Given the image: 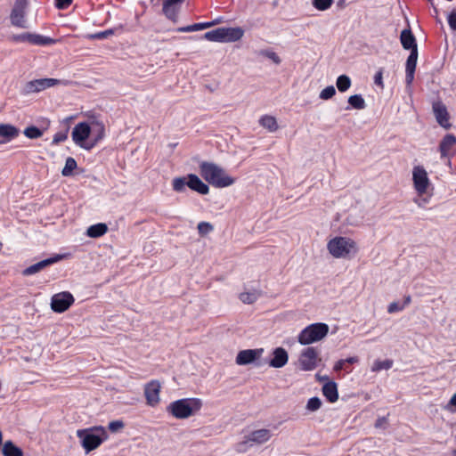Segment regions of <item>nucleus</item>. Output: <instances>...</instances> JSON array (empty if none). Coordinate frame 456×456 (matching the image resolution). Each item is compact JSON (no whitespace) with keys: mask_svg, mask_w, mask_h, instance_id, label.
I'll list each match as a JSON object with an SVG mask.
<instances>
[{"mask_svg":"<svg viewBox=\"0 0 456 456\" xmlns=\"http://www.w3.org/2000/svg\"><path fill=\"white\" fill-rule=\"evenodd\" d=\"M411 296L408 295V296L404 297V301L402 304V305H404V307H405L406 305H408L411 303Z\"/></svg>","mask_w":456,"mask_h":456,"instance_id":"nucleus-59","label":"nucleus"},{"mask_svg":"<svg viewBox=\"0 0 456 456\" xmlns=\"http://www.w3.org/2000/svg\"><path fill=\"white\" fill-rule=\"evenodd\" d=\"M3 454L4 456H22V451L11 441H7L3 446Z\"/></svg>","mask_w":456,"mask_h":456,"instance_id":"nucleus-31","label":"nucleus"},{"mask_svg":"<svg viewBox=\"0 0 456 456\" xmlns=\"http://www.w3.org/2000/svg\"><path fill=\"white\" fill-rule=\"evenodd\" d=\"M418 49H412L405 63V82L407 86H411L414 79L415 69L418 61Z\"/></svg>","mask_w":456,"mask_h":456,"instance_id":"nucleus-13","label":"nucleus"},{"mask_svg":"<svg viewBox=\"0 0 456 456\" xmlns=\"http://www.w3.org/2000/svg\"><path fill=\"white\" fill-rule=\"evenodd\" d=\"M328 250L336 258L346 257L356 251L355 242L346 237H335L328 242Z\"/></svg>","mask_w":456,"mask_h":456,"instance_id":"nucleus-5","label":"nucleus"},{"mask_svg":"<svg viewBox=\"0 0 456 456\" xmlns=\"http://www.w3.org/2000/svg\"><path fill=\"white\" fill-rule=\"evenodd\" d=\"M400 41L405 50L412 52V49H418L416 38L411 29H403L401 32Z\"/></svg>","mask_w":456,"mask_h":456,"instance_id":"nucleus-21","label":"nucleus"},{"mask_svg":"<svg viewBox=\"0 0 456 456\" xmlns=\"http://www.w3.org/2000/svg\"><path fill=\"white\" fill-rule=\"evenodd\" d=\"M271 438V432L269 429L262 428L251 432L248 436V442L256 444H264Z\"/></svg>","mask_w":456,"mask_h":456,"instance_id":"nucleus-24","label":"nucleus"},{"mask_svg":"<svg viewBox=\"0 0 456 456\" xmlns=\"http://www.w3.org/2000/svg\"><path fill=\"white\" fill-rule=\"evenodd\" d=\"M77 164L74 158L69 157L66 159L65 166L61 170V175L63 176H69L72 175L73 171L77 168Z\"/></svg>","mask_w":456,"mask_h":456,"instance_id":"nucleus-37","label":"nucleus"},{"mask_svg":"<svg viewBox=\"0 0 456 456\" xmlns=\"http://www.w3.org/2000/svg\"><path fill=\"white\" fill-rule=\"evenodd\" d=\"M183 2L184 0H166L164 3L180 7Z\"/></svg>","mask_w":456,"mask_h":456,"instance_id":"nucleus-57","label":"nucleus"},{"mask_svg":"<svg viewBox=\"0 0 456 456\" xmlns=\"http://www.w3.org/2000/svg\"><path fill=\"white\" fill-rule=\"evenodd\" d=\"M28 0H16L14 3V6L12 10L10 20L11 23L21 28H26L28 27V22L26 20V10L28 7Z\"/></svg>","mask_w":456,"mask_h":456,"instance_id":"nucleus-7","label":"nucleus"},{"mask_svg":"<svg viewBox=\"0 0 456 456\" xmlns=\"http://www.w3.org/2000/svg\"><path fill=\"white\" fill-rule=\"evenodd\" d=\"M124 428V423L121 420H114L109 423V429L111 432H118Z\"/></svg>","mask_w":456,"mask_h":456,"instance_id":"nucleus-48","label":"nucleus"},{"mask_svg":"<svg viewBox=\"0 0 456 456\" xmlns=\"http://www.w3.org/2000/svg\"><path fill=\"white\" fill-rule=\"evenodd\" d=\"M453 455L456 456V449L453 451Z\"/></svg>","mask_w":456,"mask_h":456,"instance_id":"nucleus-62","label":"nucleus"},{"mask_svg":"<svg viewBox=\"0 0 456 456\" xmlns=\"http://www.w3.org/2000/svg\"><path fill=\"white\" fill-rule=\"evenodd\" d=\"M329 326L323 322L308 325L298 334L297 340L301 345L306 346L322 340L327 336Z\"/></svg>","mask_w":456,"mask_h":456,"instance_id":"nucleus-4","label":"nucleus"},{"mask_svg":"<svg viewBox=\"0 0 456 456\" xmlns=\"http://www.w3.org/2000/svg\"><path fill=\"white\" fill-rule=\"evenodd\" d=\"M62 258L61 256L60 255H57L53 257H50V258H47V259H44L42 261H39L34 265H31L30 266L27 267L26 269L23 270L22 273L23 275L25 276H29V275H33L37 273H39L40 271H42L43 269H45V267L60 261L61 259Z\"/></svg>","mask_w":456,"mask_h":456,"instance_id":"nucleus-17","label":"nucleus"},{"mask_svg":"<svg viewBox=\"0 0 456 456\" xmlns=\"http://www.w3.org/2000/svg\"><path fill=\"white\" fill-rule=\"evenodd\" d=\"M23 134L29 139H37L43 135L44 130H41L35 126H29L24 129Z\"/></svg>","mask_w":456,"mask_h":456,"instance_id":"nucleus-39","label":"nucleus"},{"mask_svg":"<svg viewBox=\"0 0 456 456\" xmlns=\"http://www.w3.org/2000/svg\"><path fill=\"white\" fill-rule=\"evenodd\" d=\"M412 182L418 195H424L430 185L426 169L422 166H415L412 169Z\"/></svg>","mask_w":456,"mask_h":456,"instance_id":"nucleus-8","label":"nucleus"},{"mask_svg":"<svg viewBox=\"0 0 456 456\" xmlns=\"http://www.w3.org/2000/svg\"><path fill=\"white\" fill-rule=\"evenodd\" d=\"M348 103L355 110H363L366 107L364 99L361 94H354L348 98Z\"/></svg>","mask_w":456,"mask_h":456,"instance_id":"nucleus-36","label":"nucleus"},{"mask_svg":"<svg viewBox=\"0 0 456 456\" xmlns=\"http://www.w3.org/2000/svg\"><path fill=\"white\" fill-rule=\"evenodd\" d=\"M212 26H213V23L200 22V23H194L192 25L179 28L177 30L179 32H193V31L202 30V29L210 28Z\"/></svg>","mask_w":456,"mask_h":456,"instance_id":"nucleus-33","label":"nucleus"},{"mask_svg":"<svg viewBox=\"0 0 456 456\" xmlns=\"http://www.w3.org/2000/svg\"><path fill=\"white\" fill-rule=\"evenodd\" d=\"M403 309H404V305H400L398 302H392L387 306V312L389 314L400 312Z\"/></svg>","mask_w":456,"mask_h":456,"instance_id":"nucleus-47","label":"nucleus"},{"mask_svg":"<svg viewBox=\"0 0 456 456\" xmlns=\"http://www.w3.org/2000/svg\"><path fill=\"white\" fill-rule=\"evenodd\" d=\"M260 297L258 290L253 289L252 291H245L240 294L239 297L244 304H252L256 302Z\"/></svg>","mask_w":456,"mask_h":456,"instance_id":"nucleus-30","label":"nucleus"},{"mask_svg":"<svg viewBox=\"0 0 456 456\" xmlns=\"http://www.w3.org/2000/svg\"><path fill=\"white\" fill-rule=\"evenodd\" d=\"M113 34L112 29H107L105 31L98 32L94 35H91V38L94 39H104L107 38L109 36Z\"/></svg>","mask_w":456,"mask_h":456,"instance_id":"nucleus-49","label":"nucleus"},{"mask_svg":"<svg viewBox=\"0 0 456 456\" xmlns=\"http://www.w3.org/2000/svg\"><path fill=\"white\" fill-rule=\"evenodd\" d=\"M60 81L54 78L35 79L26 83L23 88V92L26 94L38 93L46 88L58 85Z\"/></svg>","mask_w":456,"mask_h":456,"instance_id":"nucleus-11","label":"nucleus"},{"mask_svg":"<svg viewBox=\"0 0 456 456\" xmlns=\"http://www.w3.org/2000/svg\"><path fill=\"white\" fill-rule=\"evenodd\" d=\"M92 129L88 123L79 122L73 127L71 137L77 146L90 151L94 147V143H92V140L89 142L86 141L90 137Z\"/></svg>","mask_w":456,"mask_h":456,"instance_id":"nucleus-6","label":"nucleus"},{"mask_svg":"<svg viewBox=\"0 0 456 456\" xmlns=\"http://www.w3.org/2000/svg\"><path fill=\"white\" fill-rule=\"evenodd\" d=\"M30 37V43L37 45H50L55 43V40L49 37L37 34H31V36H27Z\"/></svg>","mask_w":456,"mask_h":456,"instance_id":"nucleus-28","label":"nucleus"},{"mask_svg":"<svg viewBox=\"0 0 456 456\" xmlns=\"http://www.w3.org/2000/svg\"><path fill=\"white\" fill-rule=\"evenodd\" d=\"M186 186H188V175L175 177L172 181L173 190L176 192H183L185 191Z\"/></svg>","mask_w":456,"mask_h":456,"instance_id":"nucleus-32","label":"nucleus"},{"mask_svg":"<svg viewBox=\"0 0 456 456\" xmlns=\"http://www.w3.org/2000/svg\"><path fill=\"white\" fill-rule=\"evenodd\" d=\"M213 230L214 226L208 222H200L198 224V232L202 236L208 234Z\"/></svg>","mask_w":456,"mask_h":456,"instance_id":"nucleus-44","label":"nucleus"},{"mask_svg":"<svg viewBox=\"0 0 456 456\" xmlns=\"http://www.w3.org/2000/svg\"><path fill=\"white\" fill-rule=\"evenodd\" d=\"M188 187L202 195L209 192V187L203 183L196 175H188Z\"/></svg>","mask_w":456,"mask_h":456,"instance_id":"nucleus-20","label":"nucleus"},{"mask_svg":"<svg viewBox=\"0 0 456 456\" xmlns=\"http://www.w3.org/2000/svg\"><path fill=\"white\" fill-rule=\"evenodd\" d=\"M93 135L92 143H94V146L104 137L105 135V128L102 123L96 122L91 127Z\"/></svg>","mask_w":456,"mask_h":456,"instance_id":"nucleus-26","label":"nucleus"},{"mask_svg":"<svg viewBox=\"0 0 456 456\" xmlns=\"http://www.w3.org/2000/svg\"><path fill=\"white\" fill-rule=\"evenodd\" d=\"M345 365H346V361L339 360L338 362H336V364L334 366V370L339 371L341 370H344Z\"/></svg>","mask_w":456,"mask_h":456,"instance_id":"nucleus-56","label":"nucleus"},{"mask_svg":"<svg viewBox=\"0 0 456 456\" xmlns=\"http://www.w3.org/2000/svg\"><path fill=\"white\" fill-rule=\"evenodd\" d=\"M260 125L270 132H274L278 129L276 118L273 116L265 115L259 120Z\"/></svg>","mask_w":456,"mask_h":456,"instance_id":"nucleus-27","label":"nucleus"},{"mask_svg":"<svg viewBox=\"0 0 456 456\" xmlns=\"http://www.w3.org/2000/svg\"><path fill=\"white\" fill-rule=\"evenodd\" d=\"M77 436L81 440L82 446L89 452L98 446L106 439L107 434L102 427H95L93 429H79Z\"/></svg>","mask_w":456,"mask_h":456,"instance_id":"nucleus-3","label":"nucleus"},{"mask_svg":"<svg viewBox=\"0 0 456 456\" xmlns=\"http://www.w3.org/2000/svg\"><path fill=\"white\" fill-rule=\"evenodd\" d=\"M289 361V354L282 347H277L273 351V358L269 362V366L273 368H282Z\"/></svg>","mask_w":456,"mask_h":456,"instance_id":"nucleus-18","label":"nucleus"},{"mask_svg":"<svg viewBox=\"0 0 456 456\" xmlns=\"http://www.w3.org/2000/svg\"><path fill=\"white\" fill-rule=\"evenodd\" d=\"M74 297L69 291L54 294L51 298V308L55 313H63L74 303Z\"/></svg>","mask_w":456,"mask_h":456,"instance_id":"nucleus-10","label":"nucleus"},{"mask_svg":"<svg viewBox=\"0 0 456 456\" xmlns=\"http://www.w3.org/2000/svg\"><path fill=\"white\" fill-rule=\"evenodd\" d=\"M456 145V136L448 134H446L439 144V151L441 153V158H449L454 154V147Z\"/></svg>","mask_w":456,"mask_h":456,"instance_id":"nucleus-16","label":"nucleus"},{"mask_svg":"<svg viewBox=\"0 0 456 456\" xmlns=\"http://www.w3.org/2000/svg\"><path fill=\"white\" fill-rule=\"evenodd\" d=\"M448 24L452 30H456V11H452L447 18Z\"/></svg>","mask_w":456,"mask_h":456,"instance_id":"nucleus-51","label":"nucleus"},{"mask_svg":"<svg viewBox=\"0 0 456 456\" xmlns=\"http://www.w3.org/2000/svg\"><path fill=\"white\" fill-rule=\"evenodd\" d=\"M108 232L107 224L103 223H98L93 224L87 228L86 235L90 238H99L104 235Z\"/></svg>","mask_w":456,"mask_h":456,"instance_id":"nucleus-25","label":"nucleus"},{"mask_svg":"<svg viewBox=\"0 0 456 456\" xmlns=\"http://www.w3.org/2000/svg\"><path fill=\"white\" fill-rule=\"evenodd\" d=\"M334 0H312L313 6L318 11H326L330 8Z\"/></svg>","mask_w":456,"mask_h":456,"instance_id":"nucleus-42","label":"nucleus"},{"mask_svg":"<svg viewBox=\"0 0 456 456\" xmlns=\"http://www.w3.org/2000/svg\"><path fill=\"white\" fill-rule=\"evenodd\" d=\"M452 406H456V393L452 396L445 409L450 411H453L452 409Z\"/></svg>","mask_w":456,"mask_h":456,"instance_id":"nucleus-55","label":"nucleus"},{"mask_svg":"<svg viewBox=\"0 0 456 456\" xmlns=\"http://www.w3.org/2000/svg\"><path fill=\"white\" fill-rule=\"evenodd\" d=\"M336 94V89L333 86H329L322 89L319 94L320 99L329 100Z\"/></svg>","mask_w":456,"mask_h":456,"instance_id":"nucleus-43","label":"nucleus"},{"mask_svg":"<svg viewBox=\"0 0 456 456\" xmlns=\"http://www.w3.org/2000/svg\"><path fill=\"white\" fill-rule=\"evenodd\" d=\"M343 361H346V363H354L358 362V358L355 356L348 357L346 359H343Z\"/></svg>","mask_w":456,"mask_h":456,"instance_id":"nucleus-58","label":"nucleus"},{"mask_svg":"<svg viewBox=\"0 0 456 456\" xmlns=\"http://www.w3.org/2000/svg\"><path fill=\"white\" fill-rule=\"evenodd\" d=\"M393 366V361L392 360H377L373 362L371 366V371L378 372L382 370H389Z\"/></svg>","mask_w":456,"mask_h":456,"instance_id":"nucleus-38","label":"nucleus"},{"mask_svg":"<svg viewBox=\"0 0 456 456\" xmlns=\"http://www.w3.org/2000/svg\"><path fill=\"white\" fill-rule=\"evenodd\" d=\"M203 37L211 42H224L223 28H218L216 29L206 32Z\"/></svg>","mask_w":456,"mask_h":456,"instance_id":"nucleus-34","label":"nucleus"},{"mask_svg":"<svg viewBox=\"0 0 456 456\" xmlns=\"http://www.w3.org/2000/svg\"><path fill=\"white\" fill-rule=\"evenodd\" d=\"M68 133H69L68 128H66L64 131L57 132L53 135L52 144L56 145V144H59L60 142L66 141L68 138Z\"/></svg>","mask_w":456,"mask_h":456,"instance_id":"nucleus-45","label":"nucleus"},{"mask_svg":"<svg viewBox=\"0 0 456 456\" xmlns=\"http://www.w3.org/2000/svg\"><path fill=\"white\" fill-rule=\"evenodd\" d=\"M433 112L436 117L437 123L443 126L444 128H450L451 124L449 122V115L447 109L444 103L441 102H436L433 103Z\"/></svg>","mask_w":456,"mask_h":456,"instance_id":"nucleus-15","label":"nucleus"},{"mask_svg":"<svg viewBox=\"0 0 456 456\" xmlns=\"http://www.w3.org/2000/svg\"><path fill=\"white\" fill-rule=\"evenodd\" d=\"M221 21H222V19L218 18V19H216L213 21H210L209 23H213V26H214V25L219 24Z\"/></svg>","mask_w":456,"mask_h":456,"instance_id":"nucleus-60","label":"nucleus"},{"mask_svg":"<svg viewBox=\"0 0 456 456\" xmlns=\"http://www.w3.org/2000/svg\"><path fill=\"white\" fill-rule=\"evenodd\" d=\"M179 9L180 7L176 5L168 4L166 3L163 4V13L168 20L172 21H176Z\"/></svg>","mask_w":456,"mask_h":456,"instance_id":"nucleus-29","label":"nucleus"},{"mask_svg":"<svg viewBox=\"0 0 456 456\" xmlns=\"http://www.w3.org/2000/svg\"><path fill=\"white\" fill-rule=\"evenodd\" d=\"M202 405V401L200 398H183L170 403L167 411L175 419H183L197 413Z\"/></svg>","mask_w":456,"mask_h":456,"instance_id":"nucleus-2","label":"nucleus"},{"mask_svg":"<svg viewBox=\"0 0 456 456\" xmlns=\"http://www.w3.org/2000/svg\"><path fill=\"white\" fill-rule=\"evenodd\" d=\"M428 2H430L432 4V0H428Z\"/></svg>","mask_w":456,"mask_h":456,"instance_id":"nucleus-63","label":"nucleus"},{"mask_svg":"<svg viewBox=\"0 0 456 456\" xmlns=\"http://www.w3.org/2000/svg\"><path fill=\"white\" fill-rule=\"evenodd\" d=\"M322 403L321 399L317 396H314V397H311L307 401L305 408L308 411L314 412L322 407Z\"/></svg>","mask_w":456,"mask_h":456,"instance_id":"nucleus-41","label":"nucleus"},{"mask_svg":"<svg viewBox=\"0 0 456 456\" xmlns=\"http://www.w3.org/2000/svg\"><path fill=\"white\" fill-rule=\"evenodd\" d=\"M263 352V348L241 350L236 356V363L238 365L249 364L253 362L256 358L260 357Z\"/></svg>","mask_w":456,"mask_h":456,"instance_id":"nucleus-14","label":"nucleus"},{"mask_svg":"<svg viewBox=\"0 0 456 456\" xmlns=\"http://www.w3.org/2000/svg\"><path fill=\"white\" fill-rule=\"evenodd\" d=\"M258 55L270 59L273 63L279 65L281 62L278 54L271 49H262L258 52Z\"/></svg>","mask_w":456,"mask_h":456,"instance_id":"nucleus-40","label":"nucleus"},{"mask_svg":"<svg viewBox=\"0 0 456 456\" xmlns=\"http://www.w3.org/2000/svg\"><path fill=\"white\" fill-rule=\"evenodd\" d=\"M160 389L161 385L158 380H151L145 385L144 395L148 405L154 407L159 403Z\"/></svg>","mask_w":456,"mask_h":456,"instance_id":"nucleus-12","label":"nucleus"},{"mask_svg":"<svg viewBox=\"0 0 456 456\" xmlns=\"http://www.w3.org/2000/svg\"><path fill=\"white\" fill-rule=\"evenodd\" d=\"M430 197H424L423 195H419L417 198L413 199V202L421 208H424L427 204L429 203Z\"/></svg>","mask_w":456,"mask_h":456,"instance_id":"nucleus-46","label":"nucleus"},{"mask_svg":"<svg viewBox=\"0 0 456 456\" xmlns=\"http://www.w3.org/2000/svg\"><path fill=\"white\" fill-rule=\"evenodd\" d=\"M55 6L60 10L67 9L72 3V0H54Z\"/></svg>","mask_w":456,"mask_h":456,"instance_id":"nucleus-50","label":"nucleus"},{"mask_svg":"<svg viewBox=\"0 0 456 456\" xmlns=\"http://www.w3.org/2000/svg\"><path fill=\"white\" fill-rule=\"evenodd\" d=\"M387 422V419L386 417L379 418L376 420L375 427L378 428H385Z\"/></svg>","mask_w":456,"mask_h":456,"instance_id":"nucleus-54","label":"nucleus"},{"mask_svg":"<svg viewBox=\"0 0 456 456\" xmlns=\"http://www.w3.org/2000/svg\"><path fill=\"white\" fill-rule=\"evenodd\" d=\"M224 42H236L242 38L244 30L241 28H222Z\"/></svg>","mask_w":456,"mask_h":456,"instance_id":"nucleus-22","label":"nucleus"},{"mask_svg":"<svg viewBox=\"0 0 456 456\" xmlns=\"http://www.w3.org/2000/svg\"><path fill=\"white\" fill-rule=\"evenodd\" d=\"M200 170L202 177L216 188H224L234 183V179L215 163L203 161L200 165Z\"/></svg>","mask_w":456,"mask_h":456,"instance_id":"nucleus-1","label":"nucleus"},{"mask_svg":"<svg viewBox=\"0 0 456 456\" xmlns=\"http://www.w3.org/2000/svg\"><path fill=\"white\" fill-rule=\"evenodd\" d=\"M351 79L347 75H340L336 81L337 88L339 92L344 93L351 86Z\"/></svg>","mask_w":456,"mask_h":456,"instance_id":"nucleus-35","label":"nucleus"},{"mask_svg":"<svg viewBox=\"0 0 456 456\" xmlns=\"http://www.w3.org/2000/svg\"><path fill=\"white\" fill-rule=\"evenodd\" d=\"M322 394L330 403L338 399V386L334 381H327L322 387Z\"/></svg>","mask_w":456,"mask_h":456,"instance_id":"nucleus-23","label":"nucleus"},{"mask_svg":"<svg viewBox=\"0 0 456 456\" xmlns=\"http://www.w3.org/2000/svg\"><path fill=\"white\" fill-rule=\"evenodd\" d=\"M319 361V353L312 346L305 348L299 356L300 368L305 371L314 370Z\"/></svg>","mask_w":456,"mask_h":456,"instance_id":"nucleus-9","label":"nucleus"},{"mask_svg":"<svg viewBox=\"0 0 456 456\" xmlns=\"http://www.w3.org/2000/svg\"><path fill=\"white\" fill-rule=\"evenodd\" d=\"M316 377H317V379L319 380H326V379H328V378L326 376L325 377H321L320 375L317 374Z\"/></svg>","mask_w":456,"mask_h":456,"instance_id":"nucleus-61","label":"nucleus"},{"mask_svg":"<svg viewBox=\"0 0 456 456\" xmlns=\"http://www.w3.org/2000/svg\"><path fill=\"white\" fill-rule=\"evenodd\" d=\"M27 36H31L30 33H22L20 35H18L16 37H14V39L16 41H28L30 43V37H28Z\"/></svg>","mask_w":456,"mask_h":456,"instance_id":"nucleus-53","label":"nucleus"},{"mask_svg":"<svg viewBox=\"0 0 456 456\" xmlns=\"http://www.w3.org/2000/svg\"><path fill=\"white\" fill-rule=\"evenodd\" d=\"M20 130L10 124H0V144L6 143L16 138Z\"/></svg>","mask_w":456,"mask_h":456,"instance_id":"nucleus-19","label":"nucleus"},{"mask_svg":"<svg viewBox=\"0 0 456 456\" xmlns=\"http://www.w3.org/2000/svg\"><path fill=\"white\" fill-rule=\"evenodd\" d=\"M382 79H383V77H382V71H381V70H379V71H378V72L375 74V76H374V83H375L377 86H380L381 88H383V87H384V85H383V81H382Z\"/></svg>","mask_w":456,"mask_h":456,"instance_id":"nucleus-52","label":"nucleus"}]
</instances>
